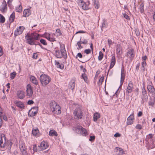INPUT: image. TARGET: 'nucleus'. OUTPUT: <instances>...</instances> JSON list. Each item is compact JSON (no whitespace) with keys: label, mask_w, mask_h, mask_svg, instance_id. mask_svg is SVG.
I'll list each match as a JSON object with an SVG mask.
<instances>
[{"label":"nucleus","mask_w":155,"mask_h":155,"mask_svg":"<svg viewBox=\"0 0 155 155\" xmlns=\"http://www.w3.org/2000/svg\"><path fill=\"white\" fill-rule=\"evenodd\" d=\"M60 50H56L54 55L58 58L63 57L65 59L67 58L66 51L65 50L64 45L62 43H60Z\"/></svg>","instance_id":"obj_1"},{"label":"nucleus","mask_w":155,"mask_h":155,"mask_svg":"<svg viewBox=\"0 0 155 155\" xmlns=\"http://www.w3.org/2000/svg\"><path fill=\"white\" fill-rule=\"evenodd\" d=\"M27 42L30 45L34 44L33 41L35 40H38L39 35L35 33H28L25 36Z\"/></svg>","instance_id":"obj_2"},{"label":"nucleus","mask_w":155,"mask_h":155,"mask_svg":"<svg viewBox=\"0 0 155 155\" xmlns=\"http://www.w3.org/2000/svg\"><path fill=\"white\" fill-rule=\"evenodd\" d=\"M39 79L41 85L43 86L47 85L51 81V78L48 75L44 74L40 75Z\"/></svg>","instance_id":"obj_3"},{"label":"nucleus","mask_w":155,"mask_h":155,"mask_svg":"<svg viewBox=\"0 0 155 155\" xmlns=\"http://www.w3.org/2000/svg\"><path fill=\"white\" fill-rule=\"evenodd\" d=\"M50 109L53 113L56 114H59L61 112L59 105L54 101H51L50 103Z\"/></svg>","instance_id":"obj_4"},{"label":"nucleus","mask_w":155,"mask_h":155,"mask_svg":"<svg viewBox=\"0 0 155 155\" xmlns=\"http://www.w3.org/2000/svg\"><path fill=\"white\" fill-rule=\"evenodd\" d=\"M73 114L76 119H81L83 116V112L81 108L79 107H77L74 111Z\"/></svg>","instance_id":"obj_5"},{"label":"nucleus","mask_w":155,"mask_h":155,"mask_svg":"<svg viewBox=\"0 0 155 155\" xmlns=\"http://www.w3.org/2000/svg\"><path fill=\"white\" fill-rule=\"evenodd\" d=\"M126 56L130 60L132 61L135 55V51L133 49H129L126 54Z\"/></svg>","instance_id":"obj_6"},{"label":"nucleus","mask_w":155,"mask_h":155,"mask_svg":"<svg viewBox=\"0 0 155 155\" xmlns=\"http://www.w3.org/2000/svg\"><path fill=\"white\" fill-rule=\"evenodd\" d=\"M142 90V96L141 97L142 99V102L143 103L144 102L147 101L148 97L147 91L144 87H143Z\"/></svg>","instance_id":"obj_7"},{"label":"nucleus","mask_w":155,"mask_h":155,"mask_svg":"<svg viewBox=\"0 0 155 155\" xmlns=\"http://www.w3.org/2000/svg\"><path fill=\"white\" fill-rule=\"evenodd\" d=\"M134 84L131 81H130L129 82L128 86L127 87L126 94L127 95L131 93L134 89Z\"/></svg>","instance_id":"obj_8"},{"label":"nucleus","mask_w":155,"mask_h":155,"mask_svg":"<svg viewBox=\"0 0 155 155\" xmlns=\"http://www.w3.org/2000/svg\"><path fill=\"white\" fill-rule=\"evenodd\" d=\"M6 140V137L5 134H2L1 135L0 139V147L2 148L5 149V141Z\"/></svg>","instance_id":"obj_9"},{"label":"nucleus","mask_w":155,"mask_h":155,"mask_svg":"<svg viewBox=\"0 0 155 155\" xmlns=\"http://www.w3.org/2000/svg\"><path fill=\"white\" fill-rule=\"evenodd\" d=\"M48 146V144L43 141L41 142L40 145L38 146V149L40 151H42L46 149Z\"/></svg>","instance_id":"obj_10"},{"label":"nucleus","mask_w":155,"mask_h":155,"mask_svg":"<svg viewBox=\"0 0 155 155\" xmlns=\"http://www.w3.org/2000/svg\"><path fill=\"white\" fill-rule=\"evenodd\" d=\"M25 28L23 26H20L18 27L15 31L14 35L16 36L20 35L22 33Z\"/></svg>","instance_id":"obj_11"},{"label":"nucleus","mask_w":155,"mask_h":155,"mask_svg":"<svg viewBox=\"0 0 155 155\" xmlns=\"http://www.w3.org/2000/svg\"><path fill=\"white\" fill-rule=\"evenodd\" d=\"M38 111V107L37 106H35L31 108V110L30 111L28 115L31 113V114L30 115L31 116L33 117L35 116L37 113Z\"/></svg>","instance_id":"obj_12"},{"label":"nucleus","mask_w":155,"mask_h":155,"mask_svg":"<svg viewBox=\"0 0 155 155\" xmlns=\"http://www.w3.org/2000/svg\"><path fill=\"white\" fill-rule=\"evenodd\" d=\"M148 92L152 94V96L155 97V89L154 87L151 85H148L147 87Z\"/></svg>","instance_id":"obj_13"},{"label":"nucleus","mask_w":155,"mask_h":155,"mask_svg":"<svg viewBox=\"0 0 155 155\" xmlns=\"http://www.w3.org/2000/svg\"><path fill=\"white\" fill-rule=\"evenodd\" d=\"M145 141L148 143H149L150 142L151 143H153L154 140L153 135L150 134L147 135L145 139Z\"/></svg>","instance_id":"obj_14"},{"label":"nucleus","mask_w":155,"mask_h":155,"mask_svg":"<svg viewBox=\"0 0 155 155\" xmlns=\"http://www.w3.org/2000/svg\"><path fill=\"white\" fill-rule=\"evenodd\" d=\"M26 91L27 96L31 97L32 95L33 91L31 86L30 84H28L27 85Z\"/></svg>","instance_id":"obj_15"},{"label":"nucleus","mask_w":155,"mask_h":155,"mask_svg":"<svg viewBox=\"0 0 155 155\" xmlns=\"http://www.w3.org/2000/svg\"><path fill=\"white\" fill-rule=\"evenodd\" d=\"M134 120V114H131L127 119V125L132 124L133 123Z\"/></svg>","instance_id":"obj_16"},{"label":"nucleus","mask_w":155,"mask_h":155,"mask_svg":"<svg viewBox=\"0 0 155 155\" xmlns=\"http://www.w3.org/2000/svg\"><path fill=\"white\" fill-rule=\"evenodd\" d=\"M122 52V48L120 45L117 44L116 46V53L117 55H120Z\"/></svg>","instance_id":"obj_17"},{"label":"nucleus","mask_w":155,"mask_h":155,"mask_svg":"<svg viewBox=\"0 0 155 155\" xmlns=\"http://www.w3.org/2000/svg\"><path fill=\"white\" fill-rule=\"evenodd\" d=\"M7 9V6L6 2L4 1L3 2L0 7V11L2 12H5Z\"/></svg>","instance_id":"obj_18"},{"label":"nucleus","mask_w":155,"mask_h":155,"mask_svg":"<svg viewBox=\"0 0 155 155\" xmlns=\"http://www.w3.org/2000/svg\"><path fill=\"white\" fill-rule=\"evenodd\" d=\"M125 74L124 72V70L123 68H122L121 70V77H120V84L121 86L123 84L124 81V80L125 78Z\"/></svg>","instance_id":"obj_19"},{"label":"nucleus","mask_w":155,"mask_h":155,"mask_svg":"<svg viewBox=\"0 0 155 155\" xmlns=\"http://www.w3.org/2000/svg\"><path fill=\"white\" fill-rule=\"evenodd\" d=\"M17 96L18 98L22 99L25 97L24 93L22 91H18L17 92Z\"/></svg>","instance_id":"obj_20"},{"label":"nucleus","mask_w":155,"mask_h":155,"mask_svg":"<svg viewBox=\"0 0 155 155\" xmlns=\"http://www.w3.org/2000/svg\"><path fill=\"white\" fill-rule=\"evenodd\" d=\"M5 148L6 147V148L8 149V150L11 149L12 143L9 140H5Z\"/></svg>","instance_id":"obj_21"},{"label":"nucleus","mask_w":155,"mask_h":155,"mask_svg":"<svg viewBox=\"0 0 155 155\" xmlns=\"http://www.w3.org/2000/svg\"><path fill=\"white\" fill-rule=\"evenodd\" d=\"M32 134L36 137H38L40 136L39 131L37 128H33L32 131Z\"/></svg>","instance_id":"obj_22"},{"label":"nucleus","mask_w":155,"mask_h":155,"mask_svg":"<svg viewBox=\"0 0 155 155\" xmlns=\"http://www.w3.org/2000/svg\"><path fill=\"white\" fill-rule=\"evenodd\" d=\"M75 84V80L74 79H72L69 83L68 87L70 89L73 90L74 88Z\"/></svg>","instance_id":"obj_23"},{"label":"nucleus","mask_w":155,"mask_h":155,"mask_svg":"<svg viewBox=\"0 0 155 155\" xmlns=\"http://www.w3.org/2000/svg\"><path fill=\"white\" fill-rule=\"evenodd\" d=\"M114 150L117 155H122L124 153V150L120 148L116 147Z\"/></svg>","instance_id":"obj_24"},{"label":"nucleus","mask_w":155,"mask_h":155,"mask_svg":"<svg viewBox=\"0 0 155 155\" xmlns=\"http://www.w3.org/2000/svg\"><path fill=\"white\" fill-rule=\"evenodd\" d=\"M31 14L30 10L28 9H25L23 12V16L24 17H28Z\"/></svg>","instance_id":"obj_25"},{"label":"nucleus","mask_w":155,"mask_h":155,"mask_svg":"<svg viewBox=\"0 0 155 155\" xmlns=\"http://www.w3.org/2000/svg\"><path fill=\"white\" fill-rule=\"evenodd\" d=\"M16 105L18 107L21 108H24V107L23 104L20 101H16L15 102Z\"/></svg>","instance_id":"obj_26"},{"label":"nucleus","mask_w":155,"mask_h":155,"mask_svg":"<svg viewBox=\"0 0 155 155\" xmlns=\"http://www.w3.org/2000/svg\"><path fill=\"white\" fill-rule=\"evenodd\" d=\"M100 114L97 112L95 113L94 115L93 120L94 122H96L97 121V119L100 118Z\"/></svg>","instance_id":"obj_27"},{"label":"nucleus","mask_w":155,"mask_h":155,"mask_svg":"<svg viewBox=\"0 0 155 155\" xmlns=\"http://www.w3.org/2000/svg\"><path fill=\"white\" fill-rule=\"evenodd\" d=\"M82 127L80 126L77 125L74 128V131L78 134H80V131L81 130Z\"/></svg>","instance_id":"obj_28"},{"label":"nucleus","mask_w":155,"mask_h":155,"mask_svg":"<svg viewBox=\"0 0 155 155\" xmlns=\"http://www.w3.org/2000/svg\"><path fill=\"white\" fill-rule=\"evenodd\" d=\"M30 80L31 81L35 84H38V82L36 78L34 76L31 75L30 77Z\"/></svg>","instance_id":"obj_29"},{"label":"nucleus","mask_w":155,"mask_h":155,"mask_svg":"<svg viewBox=\"0 0 155 155\" xmlns=\"http://www.w3.org/2000/svg\"><path fill=\"white\" fill-rule=\"evenodd\" d=\"M80 131L79 134H81L83 136H85L87 135V132L86 130L83 127Z\"/></svg>","instance_id":"obj_30"},{"label":"nucleus","mask_w":155,"mask_h":155,"mask_svg":"<svg viewBox=\"0 0 155 155\" xmlns=\"http://www.w3.org/2000/svg\"><path fill=\"white\" fill-rule=\"evenodd\" d=\"M55 65L58 68L63 69L64 68V65L62 63L60 64L58 61H55Z\"/></svg>","instance_id":"obj_31"},{"label":"nucleus","mask_w":155,"mask_h":155,"mask_svg":"<svg viewBox=\"0 0 155 155\" xmlns=\"http://www.w3.org/2000/svg\"><path fill=\"white\" fill-rule=\"evenodd\" d=\"M15 12H13L10 16L9 20L11 23L13 22L15 18Z\"/></svg>","instance_id":"obj_32"},{"label":"nucleus","mask_w":155,"mask_h":155,"mask_svg":"<svg viewBox=\"0 0 155 155\" xmlns=\"http://www.w3.org/2000/svg\"><path fill=\"white\" fill-rule=\"evenodd\" d=\"M49 135L50 136H57L58 134L57 132L54 130H51L49 132Z\"/></svg>","instance_id":"obj_33"},{"label":"nucleus","mask_w":155,"mask_h":155,"mask_svg":"<svg viewBox=\"0 0 155 155\" xmlns=\"http://www.w3.org/2000/svg\"><path fill=\"white\" fill-rule=\"evenodd\" d=\"M81 8L84 10H86L88 9V6L84 2V3L82 4V5L80 6Z\"/></svg>","instance_id":"obj_34"},{"label":"nucleus","mask_w":155,"mask_h":155,"mask_svg":"<svg viewBox=\"0 0 155 155\" xmlns=\"http://www.w3.org/2000/svg\"><path fill=\"white\" fill-rule=\"evenodd\" d=\"M51 34H50L49 33H47V32H45L44 34V37L47 39L48 40V39L50 40L51 41H52L54 40V39L53 38H50V36L51 35Z\"/></svg>","instance_id":"obj_35"},{"label":"nucleus","mask_w":155,"mask_h":155,"mask_svg":"<svg viewBox=\"0 0 155 155\" xmlns=\"http://www.w3.org/2000/svg\"><path fill=\"white\" fill-rule=\"evenodd\" d=\"M144 5L143 3H141L140 5L139 9L141 13H143L144 12Z\"/></svg>","instance_id":"obj_36"},{"label":"nucleus","mask_w":155,"mask_h":155,"mask_svg":"<svg viewBox=\"0 0 155 155\" xmlns=\"http://www.w3.org/2000/svg\"><path fill=\"white\" fill-rule=\"evenodd\" d=\"M94 2V4L95 5V8L98 9L100 6L99 2L98 0H93Z\"/></svg>","instance_id":"obj_37"},{"label":"nucleus","mask_w":155,"mask_h":155,"mask_svg":"<svg viewBox=\"0 0 155 155\" xmlns=\"http://www.w3.org/2000/svg\"><path fill=\"white\" fill-rule=\"evenodd\" d=\"M15 10L17 12H21L22 11V7L21 5H19L16 8Z\"/></svg>","instance_id":"obj_38"},{"label":"nucleus","mask_w":155,"mask_h":155,"mask_svg":"<svg viewBox=\"0 0 155 155\" xmlns=\"http://www.w3.org/2000/svg\"><path fill=\"white\" fill-rule=\"evenodd\" d=\"M103 54L101 51H100L99 54V56L98 57V59L99 61H101L103 58Z\"/></svg>","instance_id":"obj_39"},{"label":"nucleus","mask_w":155,"mask_h":155,"mask_svg":"<svg viewBox=\"0 0 155 155\" xmlns=\"http://www.w3.org/2000/svg\"><path fill=\"white\" fill-rule=\"evenodd\" d=\"M81 77H82V78L84 79L85 82L87 83V78L85 73L82 74L81 75Z\"/></svg>","instance_id":"obj_40"},{"label":"nucleus","mask_w":155,"mask_h":155,"mask_svg":"<svg viewBox=\"0 0 155 155\" xmlns=\"http://www.w3.org/2000/svg\"><path fill=\"white\" fill-rule=\"evenodd\" d=\"M5 21V17L1 14H0V22L4 23Z\"/></svg>","instance_id":"obj_41"},{"label":"nucleus","mask_w":155,"mask_h":155,"mask_svg":"<svg viewBox=\"0 0 155 155\" xmlns=\"http://www.w3.org/2000/svg\"><path fill=\"white\" fill-rule=\"evenodd\" d=\"M56 34V35L57 37L59 36L61 34V31L59 29H58L56 30L55 35Z\"/></svg>","instance_id":"obj_42"},{"label":"nucleus","mask_w":155,"mask_h":155,"mask_svg":"<svg viewBox=\"0 0 155 155\" xmlns=\"http://www.w3.org/2000/svg\"><path fill=\"white\" fill-rule=\"evenodd\" d=\"M104 80V78L103 77H102L97 82V84L99 85H101Z\"/></svg>","instance_id":"obj_43"},{"label":"nucleus","mask_w":155,"mask_h":155,"mask_svg":"<svg viewBox=\"0 0 155 155\" xmlns=\"http://www.w3.org/2000/svg\"><path fill=\"white\" fill-rule=\"evenodd\" d=\"M19 147L21 151L25 149V144L23 143L20 144Z\"/></svg>","instance_id":"obj_44"},{"label":"nucleus","mask_w":155,"mask_h":155,"mask_svg":"<svg viewBox=\"0 0 155 155\" xmlns=\"http://www.w3.org/2000/svg\"><path fill=\"white\" fill-rule=\"evenodd\" d=\"M40 43L43 45H47V43L45 40L41 39L40 40Z\"/></svg>","instance_id":"obj_45"},{"label":"nucleus","mask_w":155,"mask_h":155,"mask_svg":"<svg viewBox=\"0 0 155 155\" xmlns=\"http://www.w3.org/2000/svg\"><path fill=\"white\" fill-rule=\"evenodd\" d=\"M55 35V33H54V34H51V35L50 36V38H53L54 39V40H53L52 41H51L50 40V39H48V40L49 41H50L51 42H54L55 41V38L53 36L54 35Z\"/></svg>","instance_id":"obj_46"},{"label":"nucleus","mask_w":155,"mask_h":155,"mask_svg":"<svg viewBox=\"0 0 155 155\" xmlns=\"http://www.w3.org/2000/svg\"><path fill=\"white\" fill-rule=\"evenodd\" d=\"M81 39H80V41L77 43V45L78 47V48H77V49H81L83 48V47L81 45Z\"/></svg>","instance_id":"obj_47"},{"label":"nucleus","mask_w":155,"mask_h":155,"mask_svg":"<svg viewBox=\"0 0 155 155\" xmlns=\"http://www.w3.org/2000/svg\"><path fill=\"white\" fill-rule=\"evenodd\" d=\"M76 2L78 5L80 6L84 3V1L83 0H77Z\"/></svg>","instance_id":"obj_48"},{"label":"nucleus","mask_w":155,"mask_h":155,"mask_svg":"<svg viewBox=\"0 0 155 155\" xmlns=\"http://www.w3.org/2000/svg\"><path fill=\"white\" fill-rule=\"evenodd\" d=\"M107 24L106 23L105 21L103 22L102 24V26L101 27L102 31H103V29L107 28Z\"/></svg>","instance_id":"obj_49"},{"label":"nucleus","mask_w":155,"mask_h":155,"mask_svg":"<svg viewBox=\"0 0 155 155\" xmlns=\"http://www.w3.org/2000/svg\"><path fill=\"white\" fill-rule=\"evenodd\" d=\"M16 75L15 72H13L10 74V78L12 79H13Z\"/></svg>","instance_id":"obj_50"},{"label":"nucleus","mask_w":155,"mask_h":155,"mask_svg":"<svg viewBox=\"0 0 155 155\" xmlns=\"http://www.w3.org/2000/svg\"><path fill=\"white\" fill-rule=\"evenodd\" d=\"M33 153H34L35 152H36L37 151L38 149L37 147V145L36 144H34L33 145Z\"/></svg>","instance_id":"obj_51"},{"label":"nucleus","mask_w":155,"mask_h":155,"mask_svg":"<svg viewBox=\"0 0 155 155\" xmlns=\"http://www.w3.org/2000/svg\"><path fill=\"white\" fill-rule=\"evenodd\" d=\"M21 152L22 155H28V153L25 149L21 151Z\"/></svg>","instance_id":"obj_52"},{"label":"nucleus","mask_w":155,"mask_h":155,"mask_svg":"<svg viewBox=\"0 0 155 155\" xmlns=\"http://www.w3.org/2000/svg\"><path fill=\"white\" fill-rule=\"evenodd\" d=\"M95 137L94 136H91L89 139V140L91 141H94L95 139Z\"/></svg>","instance_id":"obj_53"},{"label":"nucleus","mask_w":155,"mask_h":155,"mask_svg":"<svg viewBox=\"0 0 155 155\" xmlns=\"http://www.w3.org/2000/svg\"><path fill=\"white\" fill-rule=\"evenodd\" d=\"M155 103V101H151L149 102V105L150 106H153L154 105V104Z\"/></svg>","instance_id":"obj_54"},{"label":"nucleus","mask_w":155,"mask_h":155,"mask_svg":"<svg viewBox=\"0 0 155 155\" xmlns=\"http://www.w3.org/2000/svg\"><path fill=\"white\" fill-rule=\"evenodd\" d=\"M84 52L87 54H88L91 52V50L89 49H87L84 51Z\"/></svg>","instance_id":"obj_55"},{"label":"nucleus","mask_w":155,"mask_h":155,"mask_svg":"<svg viewBox=\"0 0 155 155\" xmlns=\"http://www.w3.org/2000/svg\"><path fill=\"white\" fill-rule=\"evenodd\" d=\"M115 62H111L110 65L109 67V69H111L115 65Z\"/></svg>","instance_id":"obj_56"},{"label":"nucleus","mask_w":155,"mask_h":155,"mask_svg":"<svg viewBox=\"0 0 155 155\" xmlns=\"http://www.w3.org/2000/svg\"><path fill=\"white\" fill-rule=\"evenodd\" d=\"M82 57L83 56L81 54V53H78L76 56V58H77L78 57L80 58H82Z\"/></svg>","instance_id":"obj_57"},{"label":"nucleus","mask_w":155,"mask_h":155,"mask_svg":"<svg viewBox=\"0 0 155 155\" xmlns=\"http://www.w3.org/2000/svg\"><path fill=\"white\" fill-rule=\"evenodd\" d=\"M135 127L136 129H138L139 130L141 129H142L141 125L140 124H137L136 125Z\"/></svg>","instance_id":"obj_58"},{"label":"nucleus","mask_w":155,"mask_h":155,"mask_svg":"<svg viewBox=\"0 0 155 155\" xmlns=\"http://www.w3.org/2000/svg\"><path fill=\"white\" fill-rule=\"evenodd\" d=\"M124 17L127 20L130 19V17L126 14H124Z\"/></svg>","instance_id":"obj_59"},{"label":"nucleus","mask_w":155,"mask_h":155,"mask_svg":"<svg viewBox=\"0 0 155 155\" xmlns=\"http://www.w3.org/2000/svg\"><path fill=\"white\" fill-rule=\"evenodd\" d=\"M140 66V63H138L137 64L136 66V70L138 71L139 69V66Z\"/></svg>","instance_id":"obj_60"},{"label":"nucleus","mask_w":155,"mask_h":155,"mask_svg":"<svg viewBox=\"0 0 155 155\" xmlns=\"http://www.w3.org/2000/svg\"><path fill=\"white\" fill-rule=\"evenodd\" d=\"M37 54L36 53H34L33 54L32 58H33L34 59H36L37 58Z\"/></svg>","instance_id":"obj_61"},{"label":"nucleus","mask_w":155,"mask_h":155,"mask_svg":"<svg viewBox=\"0 0 155 155\" xmlns=\"http://www.w3.org/2000/svg\"><path fill=\"white\" fill-rule=\"evenodd\" d=\"M34 102L32 100H29L27 102V104H28L31 105L33 104Z\"/></svg>","instance_id":"obj_62"},{"label":"nucleus","mask_w":155,"mask_h":155,"mask_svg":"<svg viewBox=\"0 0 155 155\" xmlns=\"http://www.w3.org/2000/svg\"><path fill=\"white\" fill-rule=\"evenodd\" d=\"M120 136V134L118 133H116L114 135V136L115 137H119Z\"/></svg>","instance_id":"obj_63"},{"label":"nucleus","mask_w":155,"mask_h":155,"mask_svg":"<svg viewBox=\"0 0 155 155\" xmlns=\"http://www.w3.org/2000/svg\"><path fill=\"white\" fill-rule=\"evenodd\" d=\"M112 41L110 39H108V43L109 46L111 45L112 44Z\"/></svg>","instance_id":"obj_64"}]
</instances>
